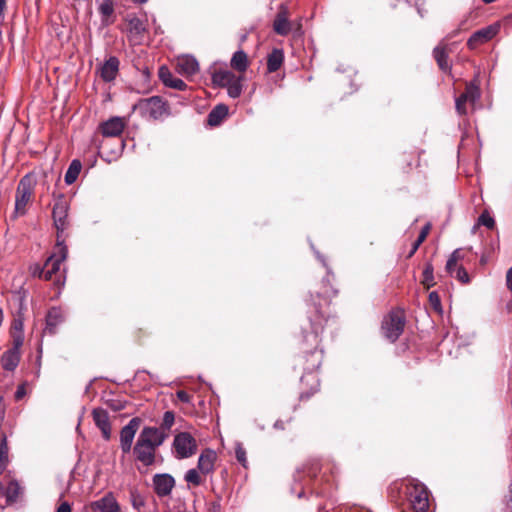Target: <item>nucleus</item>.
<instances>
[{
  "instance_id": "69168bd1",
  "label": "nucleus",
  "mask_w": 512,
  "mask_h": 512,
  "mask_svg": "<svg viewBox=\"0 0 512 512\" xmlns=\"http://www.w3.org/2000/svg\"><path fill=\"white\" fill-rule=\"evenodd\" d=\"M132 1L135 2V3L142 4V3H145L147 0H132Z\"/></svg>"
},
{
  "instance_id": "6e6552de",
  "label": "nucleus",
  "mask_w": 512,
  "mask_h": 512,
  "mask_svg": "<svg viewBox=\"0 0 512 512\" xmlns=\"http://www.w3.org/2000/svg\"><path fill=\"white\" fill-rule=\"evenodd\" d=\"M141 424V419L138 417L132 418L127 425L120 431V447L124 454L131 451L132 443L137 430Z\"/></svg>"
},
{
  "instance_id": "2eb2a0df",
  "label": "nucleus",
  "mask_w": 512,
  "mask_h": 512,
  "mask_svg": "<svg viewBox=\"0 0 512 512\" xmlns=\"http://www.w3.org/2000/svg\"><path fill=\"white\" fill-rule=\"evenodd\" d=\"M153 485L156 494L160 497H164L171 493L175 485V480L169 474H157L153 478Z\"/></svg>"
},
{
  "instance_id": "09e8293b",
  "label": "nucleus",
  "mask_w": 512,
  "mask_h": 512,
  "mask_svg": "<svg viewBox=\"0 0 512 512\" xmlns=\"http://www.w3.org/2000/svg\"><path fill=\"white\" fill-rule=\"evenodd\" d=\"M28 271L33 277L42 278L44 273V266H41L39 263H32L28 267Z\"/></svg>"
},
{
  "instance_id": "8fccbe9b",
  "label": "nucleus",
  "mask_w": 512,
  "mask_h": 512,
  "mask_svg": "<svg viewBox=\"0 0 512 512\" xmlns=\"http://www.w3.org/2000/svg\"><path fill=\"white\" fill-rule=\"evenodd\" d=\"M24 323L22 318H15L12 322L11 333H23Z\"/></svg>"
},
{
  "instance_id": "49530a36",
  "label": "nucleus",
  "mask_w": 512,
  "mask_h": 512,
  "mask_svg": "<svg viewBox=\"0 0 512 512\" xmlns=\"http://www.w3.org/2000/svg\"><path fill=\"white\" fill-rule=\"evenodd\" d=\"M478 223L486 226L488 229H493L495 226V220L487 212L480 215Z\"/></svg>"
},
{
  "instance_id": "3c124183",
  "label": "nucleus",
  "mask_w": 512,
  "mask_h": 512,
  "mask_svg": "<svg viewBox=\"0 0 512 512\" xmlns=\"http://www.w3.org/2000/svg\"><path fill=\"white\" fill-rule=\"evenodd\" d=\"M26 394V389H25V384H21L17 387V390L15 392V398L17 400H20L21 398L24 397V395Z\"/></svg>"
},
{
  "instance_id": "20e7f679",
  "label": "nucleus",
  "mask_w": 512,
  "mask_h": 512,
  "mask_svg": "<svg viewBox=\"0 0 512 512\" xmlns=\"http://www.w3.org/2000/svg\"><path fill=\"white\" fill-rule=\"evenodd\" d=\"M143 117L158 120L169 115V107L162 98L153 96L150 98L140 99L134 106Z\"/></svg>"
},
{
  "instance_id": "473e14b6",
  "label": "nucleus",
  "mask_w": 512,
  "mask_h": 512,
  "mask_svg": "<svg viewBox=\"0 0 512 512\" xmlns=\"http://www.w3.org/2000/svg\"><path fill=\"white\" fill-rule=\"evenodd\" d=\"M464 259V251L462 249H456L450 255L447 263H446V271L449 275H453L454 269L456 266H459L460 262Z\"/></svg>"
},
{
  "instance_id": "9b49d317",
  "label": "nucleus",
  "mask_w": 512,
  "mask_h": 512,
  "mask_svg": "<svg viewBox=\"0 0 512 512\" xmlns=\"http://www.w3.org/2000/svg\"><path fill=\"white\" fill-rule=\"evenodd\" d=\"M52 216L55 227L58 231H64L67 227L68 203L63 196H60L53 205Z\"/></svg>"
},
{
  "instance_id": "58836bf2",
  "label": "nucleus",
  "mask_w": 512,
  "mask_h": 512,
  "mask_svg": "<svg viewBox=\"0 0 512 512\" xmlns=\"http://www.w3.org/2000/svg\"><path fill=\"white\" fill-rule=\"evenodd\" d=\"M241 77L234 78L227 86L228 95L231 98H238L242 93Z\"/></svg>"
},
{
  "instance_id": "1a4fd4ad",
  "label": "nucleus",
  "mask_w": 512,
  "mask_h": 512,
  "mask_svg": "<svg viewBox=\"0 0 512 512\" xmlns=\"http://www.w3.org/2000/svg\"><path fill=\"white\" fill-rule=\"evenodd\" d=\"M499 32V25H489L485 28L475 31L467 41V47L471 50L490 41Z\"/></svg>"
},
{
  "instance_id": "a878e982",
  "label": "nucleus",
  "mask_w": 512,
  "mask_h": 512,
  "mask_svg": "<svg viewBox=\"0 0 512 512\" xmlns=\"http://www.w3.org/2000/svg\"><path fill=\"white\" fill-rule=\"evenodd\" d=\"M116 0H101L98 10L102 16V23L104 25H110L113 23L114 4Z\"/></svg>"
},
{
  "instance_id": "79ce46f5",
  "label": "nucleus",
  "mask_w": 512,
  "mask_h": 512,
  "mask_svg": "<svg viewBox=\"0 0 512 512\" xmlns=\"http://www.w3.org/2000/svg\"><path fill=\"white\" fill-rule=\"evenodd\" d=\"M175 421V415L172 411H166L163 415V420L161 424V431L165 432L171 429Z\"/></svg>"
},
{
  "instance_id": "c03bdc74",
  "label": "nucleus",
  "mask_w": 512,
  "mask_h": 512,
  "mask_svg": "<svg viewBox=\"0 0 512 512\" xmlns=\"http://www.w3.org/2000/svg\"><path fill=\"white\" fill-rule=\"evenodd\" d=\"M468 102L469 101H467V99L462 95V93L456 98L455 107H456V111L458 112V114L466 115V113H467L466 104Z\"/></svg>"
},
{
  "instance_id": "338daca9",
  "label": "nucleus",
  "mask_w": 512,
  "mask_h": 512,
  "mask_svg": "<svg viewBox=\"0 0 512 512\" xmlns=\"http://www.w3.org/2000/svg\"><path fill=\"white\" fill-rule=\"evenodd\" d=\"M485 4H490L492 2H495L496 0H482Z\"/></svg>"
},
{
  "instance_id": "6e6d98bb",
  "label": "nucleus",
  "mask_w": 512,
  "mask_h": 512,
  "mask_svg": "<svg viewBox=\"0 0 512 512\" xmlns=\"http://www.w3.org/2000/svg\"><path fill=\"white\" fill-rule=\"evenodd\" d=\"M507 287L512 290V267L508 270L506 275Z\"/></svg>"
},
{
  "instance_id": "0eeeda50",
  "label": "nucleus",
  "mask_w": 512,
  "mask_h": 512,
  "mask_svg": "<svg viewBox=\"0 0 512 512\" xmlns=\"http://www.w3.org/2000/svg\"><path fill=\"white\" fill-rule=\"evenodd\" d=\"M173 448L176 457L184 459L191 457L197 450V443L195 438L188 432H181L177 434L173 441Z\"/></svg>"
},
{
  "instance_id": "5701e85b",
  "label": "nucleus",
  "mask_w": 512,
  "mask_h": 512,
  "mask_svg": "<svg viewBox=\"0 0 512 512\" xmlns=\"http://www.w3.org/2000/svg\"><path fill=\"white\" fill-rule=\"evenodd\" d=\"M64 321V314L60 308L52 307L46 316V331L50 334L56 332L57 327Z\"/></svg>"
},
{
  "instance_id": "680f3d73",
  "label": "nucleus",
  "mask_w": 512,
  "mask_h": 512,
  "mask_svg": "<svg viewBox=\"0 0 512 512\" xmlns=\"http://www.w3.org/2000/svg\"><path fill=\"white\" fill-rule=\"evenodd\" d=\"M5 7H6V0H0V15L3 14Z\"/></svg>"
},
{
  "instance_id": "4d7b16f0",
  "label": "nucleus",
  "mask_w": 512,
  "mask_h": 512,
  "mask_svg": "<svg viewBox=\"0 0 512 512\" xmlns=\"http://www.w3.org/2000/svg\"><path fill=\"white\" fill-rule=\"evenodd\" d=\"M418 248H419V247H416V241H415V242L413 243V245H412V247H411V250H410V252H409V254H408V256H407V257H408V258H411V257L415 254V252L418 250Z\"/></svg>"
},
{
  "instance_id": "5fc2aeb1",
  "label": "nucleus",
  "mask_w": 512,
  "mask_h": 512,
  "mask_svg": "<svg viewBox=\"0 0 512 512\" xmlns=\"http://www.w3.org/2000/svg\"><path fill=\"white\" fill-rule=\"evenodd\" d=\"M57 512H71V506L67 502H63L57 509Z\"/></svg>"
},
{
  "instance_id": "c756f323",
  "label": "nucleus",
  "mask_w": 512,
  "mask_h": 512,
  "mask_svg": "<svg viewBox=\"0 0 512 512\" xmlns=\"http://www.w3.org/2000/svg\"><path fill=\"white\" fill-rule=\"evenodd\" d=\"M237 76L228 70L215 71L212 74V82L216 86L226 87Z\"/></svg>"
},
{
  "instance_id": "7ed1b4c3",
  "label": "nucleus",
  "mask_w": 512,
  "mask_h": 512,
  "mask_svg": "<svg viewBox=\"0 0 512 512\" xmlns=\"http://www.w3.org/2000/svg\"><path fill=\"white\" fill-rule=\"evenodd\" d=\"M336 292L337 291L334 290L333 288H331V290H329L328 288L325 287V290L323 291V294L325 295V298H324L325 310H322L321 303H319V304L314 303L312 310L309 311V320H310L311 329H312V337H313V341L315 343L318 342V336L323 331L324 325L329 321V318H330L328 311H327L328 302H327L326 298L330 297L331 295H335Z\"/></svg>"
},
{
  "instance_id": "e2e57ef3",
  "label": "nucleus",
  "mask_w": 512,
  "mask_h": 512,
  "mask_svg": "<svg viewBox=\"0 0 512 512\" xmlns=\"http://www.w3.org/2000/svg\"><path fill=\"white\" fill-rule=\"evenodd\" d=\"M4 492H5V488H4L2 481L0 480V497L4 495Z\"/></svg>"
},
{
  "instance_id": "de8ad7c7",
  "label": "nucleus",
  "mask_w": 512,
  "mask_h": 512,
  "mask_svg": "<svg viewBox=\"0 0 512 512\" xmlns=\"http://www.w3.org/2000/svg\"><path fill=\"white\" fill-rule=\"evenodd\" d=\"M430 230H431V224L430 223H426L419 235H418V238L415 240L416 241V247H420V245L426 240L428 234L430 233Z\"/></svg>"
},
{
  "instance_id": "b1692460",
  "label": "nucleus",
  "mask_w": 512,
  "mask_h": 512,
  "mask_svg": "<svg viewBox=\"0 0 512 512\" xmlns=\"http://www.w3.org/2000/svg\"><path fill=\"white\" fill-rule=\"evenodd\" d=\"M68 250L66 246L58 245V253L48 257L45 267L49 268L54 274L60 270V265L67 258Z\"/></svg>"
},
{
  "instance_id": "aec40b11",
  "label": "nucleus",
  "mask_w": 512,
  "mask_h": 512,
  "mask_svg": "<svg viewBox=\"0 0 512 512\" xmlns=\"http://www.w3.org/2000/svg\"><path fill=\"white\" fill-rule=\"evenodd\" d=\"M119 60L117 57H110L108 60L104 62V64L100 68V77L105 82H110L114 80L119 71Z\"/></svg>"
},
{
  "instance_id": "0e129e2a",
  "label": "nucleus",
  "mask_w": 512,
  "mask_h": 512,
  "mask_svg": "<svg viewBox=\"0 0 512 512\" xmlns=\"http://www.w3.org/2000/svg\"><path fill=\"white\" fill-rule=\"evenodd\" d=\"M354 512H370L368 510L364 511L363 509L356 510V505L354 504Z\"/></svg>"
},
{
  "instance_id": "774afa93",
  "label": "nucleus",
  "mask_w": 512,
  "mask_h": 512,
  "mask_svg": "<svg viewBox=\"0 0 512 512\" xmlns=\"http://www.w3.org/2000/svg\"><path fill=\"white\" fill-rule=\"evenodd\" d=\"M465 23H466V21H462V22L460 23V28H464V29H465Z\"/></svg>"
},
{
  "instance_id": "bb28decb",
  "label": "nucleus",
  "mask_w": 512,
  "mask_h": 512,
  "mask_svg": "<svg viewBox=\"0 0 512 512\" xmlns=\"http://www.w3.org/2000/svg\"><path fill=\"white\" fill-rule=\"evenodd\" d=\"M284 61V53L281 49H273L267 57V70L270 73L280 69Z\"/></svg>"
},
{
  "instance_id": "a211bd4d",
  "label": "nucleus",
  "mask_w": 512,
  "mask_h": 512,
  "mask_svg": "<svg viewBox=\"0 0 512 512\" xmlns=\"http://www.w3.org/2000/svg\"><path fill=\"white\" fill-rule=\"evenodd\" d=\"M91 509L99 512H120V506L112 493L92 502Z\"/></svg>"
},
{
  "instance_id": "f8f14e48",
  "label": "nucleus",
  "mask_w": 512,
  "mask_h": 512,
  "mask_svg": "<svg viewBox=\"0 0 512 512\" xmlns=\"http://www.w3.org/2000/svg\"><path fill=\"white\" fill-rule=\"evenodd\" d=\"M126 126L125 120L121 117H111L102 122L98 130L104 137H118L122 134Z\"/></svg>"
},
{
  "instance_id": "f03ea898",
  "label": "nucleus",
  "mask_w": 512,
  "mask_h": 512,
  "mask_svg": "<svg viewBox=\"0 0 512 512\" xmlns=\"http://www.w3.org/2000/svg\"><path fill=\"white\" fill-rule=\"evenodd\" d=\"M36 180L33 175L26 174L18 183L15 193V207L12 219L24 216L27 213V206L34 195Z\"/></svg>"
},
{
  "instance_id": "423d86ee",
  "label": "nucleus",
  "mask_w": 512,
  "mask_h": 512,
  "mask_svg": "<svg viewBox=\"0 0 512 512\" xmlns=\"http://www.w3.org/2000/svg\"><path fill=\"white\" fill-rule=\"evenodd\" d=\"M405 494L415 512H428L429 493L423 484L415 483L407 485Z\"/></svg>"
},
{
  "instance_id": "052dcab7",
  "label": "nucleus",
  "mask_w": 512,
  "mask_h": 512,
  "mask_svg": "<svg viewBox=\"0 0 512 512\" xmlns=\"http://www.w3.org/2000/svg\"><path fill=\"white\" fill-rule=\"evenodd\" d=\"M315 255L316 257L319 259V261H321V263L323 264L324 267H326V262L324 260V258L320 255V253L318 251H315Z\"/></svg>"
},
{
  "instance_id": "2f4dec72",
  "label": "nucleus",
  "mask_w": 512,
  "mask_h": 512,
  "mask_svg": "<svg viewBox=\"0 0 512 512\" xmlns=\"http://www.w3.org/2000/svg\"><path fill=\"white\" fill-rule=\"evenodd\" d=\"M322 360H323V352L322 351L309 352L307 354L305 370H307L308 372H314V371L318 370L322 364Z\"/></svg>"
},
{
  "instance_id": "ea45409f",
  "label": "nucleus",
  "mask_w": 512,
  "mask_h": 512,
  "mask_svg": "<svg viewBox=\"0 0 512 512\" xmlns=\"http://www.w3.org/2000/svg\"><path fill=\"white\" fill-rule=\"evenodd\" d=\"M428 302H429L430 307L436 313L442 314L443 309H442V305H441V300H440V297H439V295H438V293L436 291L430 292V294L428 296Z\"/></svg>"
},
{
  "instance_id": "9d476101",
  "label": "nucleus",
  "mask_w": 512,
  "mask_h": 512,
  "mask_svg": "<svg viewBox=\"0 0 512 512\" xmlns=\"http://www.w3.org/2000/svg\"><path fill=\"white\" fill-rule=\"evenodd\" d=\"M127 24L129 40L134 44H141L147 31L146 21L137 16L129 15Z\"/></svg>"
},
{
  "instance_id": "bf43d9fd",
  "label": "nucleus",
  "mask_w": 512,
  "mask_h": 512,
  "mask_svg": "<svg viewBox=\"0 0 512 512\" xmlns=\"http://www.w3.org/2000/svg\"><path fill=\"white\" fill-rule=\"evenodd\" d=\"M3 416H4V404H3L2 397H0V420L3 418Z\"/></svg>"
},
{
  "instance_id": "7c9ffc66",
  "label": "nucleus",
  "mask_w": 512,
  "mask_h": 512,
  "mask_svg": "<svg viewBox=\"0 0 512 512\" xmlns=\"http://www.w3.org/2000/svg\"><path fill=\"white\" fill-rule=\"evenodd\" d=\"M22 494V487L16 480H10L4 495L6 497L7 503H14L17 501L18 497Z\"/></svg>"
},
{
  "instance_id": "c9c22d12",
  "label": "nucleus",
  "mask_w": 512,
  "mask_h": 512,
  "mask_svg": "<svg viewBox=\"0 0 512 512\" xmlns=\"http://www.w3.org/2000/svg\"><path fill=\"white\" fill-rule=\"evenodd\" d=\"M9 464V447L6 436L0 441V475L3 474Z\"/></svg>"
},
{
  "instance_id": "ddd939ff",
  "label": "nucleus",
  "mask_w": 512,
  "mask_h": 512,
  "mask_svg": "<svg viewBox=\"0 0 512 512\" xmlns=\"http://www.w3.org/2000/svg\"><path fill=\"white\" fill-rule=\"evenodd\" d=\"M423 151H404L399 155L398 166L403 173H410L414 168L420 166V158Z\"/></svg>"
},
{
  "instance_id": "a19ab883",
  "label": "nucleus",
  "mask_w": 512,
  "mask_h": 512,
  "mask_svg": "<svg viewBox=\"0 0 512 512\" xmlns=\"http://www.w3.org/2000/svg\"><path fill=\"white\" fill-rule=\"evenodd\" d=\"M452 277H455L460 283L462 284H469L470 283V277L468 275V272L466 269L462 266H456L454 269Z\"/></svg>"
},
{
  "instance_id": "4c0bfd02",
  "label": "nucleus",
  "mask_w": 512,
  "mask_h": 512,
  "mask_svg": "<svg viewBox=\"0 0 512 512\" xmlns=\"http://www.w3.org/2000/svg\"><path fill=\"white\" fill-rule=\"evenodd\" d=\"M201 472L198 468L189 469L184 476L185 481L193 486H199L203 483Z\"/></svg>"
},
{
  "instance_id": "f257e3e1",
  "label": "nucleus",
  "mask_w": 512,
  "mask_h": 512,
  "mask_svg": "<svg viewBox=\"0 0 512 512\" xmlns=\"http://www.w3.org/2000/svg\"><path fill=\"white\" fill-rule=\"evenodd\" d=\"M167 438V433L157 427L146 426L140 432L133 452L137 461L150 466L155 461V453Z\"/></svg>"
},
{
  "instance_id": "c85d7f7f",
  "label": "nucleus",
  "mask_w": 512,
  "mask_h": 512,
  "mask_svg": "<svg viewBox=\"0 0 512 512\" xmlns=\"http://www.w3.org/2000/svg\"><path fill=\"white\" fill-rule=\"evenodd\" d=\"M434 58L443 72H448L451 66L448 63V52L446 46H437L433 50Z\"/></svg>"
},
{
  "instance_id": "72a5a7b5",
  "label": "nucleus",
  "mask_w": 512,
  "mask_h": 512,
  "mask_svg": "<svg viewBox=\"0 0 512 512\" xmlns=\"http://www.w3.org/2000/svg\"><path fill=\"white\" fill-rule=\"evenodd\" d=\"M462 95L467 99V101H469V103L474 104L476 100L480 98V89L476 81L467 83Z\"/></svg>"
},
{
  "instance_id": "f704fd0d",
  "label": "nucleus",
  "mask_w": 512,
  "mask_h": 512,
  "mask_svg": "<svg viewBox=\"0 0 512 512\" xmlns=\"http://www.w3.org/2000/svg\"><path fill=\"white\" fill-rule=\"evenodd\" d=\"M81 168H82V164L79 160H73L67 171H66V174H65V182L67 184H72L76 181V179L78 178L79 176V173L81 171Z\"/></svg>"
},
{
  "instance_id": "412c9836",
  "label": "nucleus",
  "mask_w": 512,
  "mask_h": 512,
  "mask_svg": "<svg viewBox=\"0 0 512 512\" xmlns=\"http://www.w3.org/2000/svg\"><path fill=\"white\" fill-rule=\"evenodd\" d=\"M159 77L161 81L164 83V85L167 87L174 88L180 91H183L186 88V83L180 78L175 77L170 72V70L165 66L160 67Z\"/></svg>"
},
{
  "instance_id": "13d9d810",
  "label": "nucleus",
  "mask_w": 512,
  "mask_h": 512,
  "mask_svg": "<svg viewBox=\"0 0 512 512\" xmlns=\"http://www.w3.org/2000/svg\"><path fill=\"white\" fill-rule=\"evenodd\" d=\"M274 427H275L276 429H281V430H283V429H284V422H283V421H281V420H278V421H276V422L274 423Z\"/></svg>"
},
{
  "instance_id": "a18cd8bd",
  "label": "nucleus",
  "mask_w": 512,
  "mask_h": 512,
  "mask_svg": "<svg viewBox=\"0 0 512 512\" xmlns=\"http://www.w3.org/2000/svg\"><path fill=\"white\" fill-rule=\"evenodd\" d=\"M12 347L10 349L20 351L24 343V333H11Z\"/></svg>"
},
{
  "instance_id": "864d4df0",
  "label": "nucleus",
  "mask_w": 512,
  "mask_h": 512,
  "mask_svg": "<svg viewBox=\"0 0 512 512\" xmlns=\"http://www.w3.org/2000/svg\"><path fill=\"white\" fill-rule=\"evenodd\" d=\"M54 275H55V274H54V273H53L49 268H46V267L44 266V273H43V275H42V278H41V279H44V280H46V281H50V280H52V279H53V276H54Z\"/></svg>"
},
{
  "instance_id": "4468645a",
  "label": "nucleus",
  "mask_w": 512,
  "mask_h": 512,
  "mask_svg": "<svg viewBox=\"0 0 512 512\" xmlns=\"http://www.w3.org/2000/svg\"><path fill=\"white\" fill-rule=\"evenodd\" d=\"M216 460V452L212 449H205L198 458L197 468L204 476L212 474L215 470Z\"/></svg>"
},
{
  "instance_id": "4be33fe9",
  "label": "nucleus",
  "mask_w": 512,
  "mask_h": 512,
  "mask_svg": "<svg viewBox=\"0 0 512 512\" xmlns=\"http://www.w3.org/2000/svg\"><path fill=\"white\" fill-rule=\"evenodd\" d=\"M20 359H21L20 351L8 349L2 354L0 363H1L2 368L5 371L12 372L19 365Z\"/></svg>"
},
{
  "instance_id": "cd10ccee",
  "label": "nucleus",
  "mask_w": 512,
  "mask_h": 512,
  "mask_svg": "<svg viewBox=\"0 0 512 512\" xmlns=\"http://www.w3.org/2000/svg\"><path fill=\"white\" fill-rule=\"evenodd\" d=\"M231 67L238 72H245L248 68L249 62L247 54L243 50L236 51L231 58Z\"/></svg>"
},
{
  "instance_id": "37998d69",
  "label": "nucleus",
  "mask_w": 512,
  "mask_h": 512,
  "mask_svg": "<svg viewBox=\"0 0 512 512\" xmlns=\"http://www.w3.org/2000/svg\"><path fill=\"white\" fill-rule=\"evenodd\" d=\"M235 456L237 461L244 467L247 464L246 450L241 443H237L235 447Z\"/></svg>"
},
{
  "instance_id": "39448f33",
  "label": "nucleus",
  "mask_w": 512,
  "mask_h": 512,
  "mask_svg": "<svg viewBox=\"0 0 512 512\" xmlns=\"http://www.w3.org/2000/svg\"><path fill=\"white\" fill-rule=\"evenodd\" d=\"M405 315L402 310H393L382 321L381 332L390 342H395L404 331Z\"/></svg>"
},
{
  "instance_id": "393cba45",
  "label": "nucleus",
  "mask_w": 512,
  "mask_h": 512,
  "mask_svg": "<svg viewBox=\"0 0 512 512\" xmlns=\"http://www.w3.org/2000/svg\"><path fill=\"white\" fill-rule=\"evenodd\" d=\"M228 115V107L224 104L215 106L208 114V124L218 126Z\"/></svg>"
},
{
  "instance_id": "6ab92c4d",
  "label": "nucleus",
  "mask_w": 512,
  "mask_h": 512,
  "mask_svg": "<svg viewBox=\"0 0 512 512\" xmlns=\"http://www.w3.org/2000/svg\"><path fill=\"white\" fill-rule=\"evenodd\" d=\"M199 70L198 61L190 55L177 58V71L184 76H192Z\"/></svg>"
},
{
  "instance_id": "e433bc0d",
  "label": "nucleus",
  "mask_w": 512,
  "mask_h": 512,
  "mask_svg": "<svg viewBox=\"0 0 512 512\" xmlns=\"http://www.w3.org/2000/svg\"><path fill=\"white\" fill-rule=\"evenodd\" d=\"M433 273H434L433 265L430 262L426 263L423 273H422L421 283L427 290L430 289L431 287L435 286V284H436L434 281Z\"/></svg>"
},
{
  "instance_id": "f3484780",
  "label": "nucleus",
  "mask_w": 512,
  "mask_h": 512,
  "mask_svg": "<svg viewBox=\"0 0 512 512\" xmlns=\"http://www.w3.org/2000/svg\"><path fill=\"white\" fill-rule=\"evenodd\" d=\"M288 16L286 6L281 5L273 22V29L278 35L286 36L290 33L291 23Z\"/></svg>"
},
{
  "instance_id": "603ef678",
  "label": "nucleus",
  "mask_w": 512,
  "mask_h": 512,
  "mask_svg": "<svg viewBox=\"0 0 512 512\" xmlns=\"http://www.w3.org/2000/svg\"><path fill=\"white\" fill-rule=\"evenodd\" d=\"M177 397L180 401L184 402V403H188L190 402V396L187 392L183 391V390H180L177 392Z\"/></svg>"
},
{
  "instance_id": "dca6fc26",
  "label": "nucleus",
  "mask_w": 512,
  "mask_h": 512,
  "mask_svg": "<svg viewBox=\"0 0 512 512\" xmlns=\"http://www.w3.org/2000/svg\"><path fill=\"white\" fill-rule=\"evenodd\" d=\"M92 417L95 425L101 430L103 438L109 440L111 437V425L108 412L102 408H95L92 411Z\"/></svg>"
}]
</instances>
